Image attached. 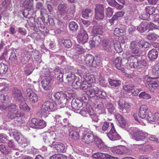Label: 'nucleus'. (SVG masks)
Instances as JSON below:
<instances>
[{
    "label": "nucleus",
    "instance_id": "obj_1",
    "mask_svg": "<svg viewBox=\"0 0 159 159\" xmlns=\"http://www.w3.org/2000/svg\"><path fill=\"white\" fill-rule=\"evenodd\" d=\"M17 107L15 104L11 103L6 107L5 109L8 111L6 118L12 119L14 118L19 119L22 117L24 113H21L17 110Z\"/></svg>",
    "mask_w": 159,
    "mask_h": 159
},
{
    "label": "nucleus",
    "instance_id": "obj_2",
    "mask_svg": "<svg viewBox=\"0 0 159 159\" xmlns=\"http://www.w3.org/2000/svg\"><path fill=\"white\" fill-rule=\"evenodd\" d=\"M130 133L131 135L132 139L137 141H141L142 143L137 144L138 145H141L145 143L146 141L144 134L139 129L136 128H131L129 130Z\"/></svg>",
    "mask_w": 159,
    "mask_h": 159
},
{
    "label": "nucleus",
    "instance_id": "obj_3",
    "mask_svg": "<svg viewBox=\"0 0 159 159\" xmlns=\"http://www.w3.org/2000/svg\"><path fill=\"white\" fill-rule=\"evenodd\" d=\"M53 108L54 105L52 102L46 101L43 104L40 112L38 113L37 114L41 118H45L49 114V111Z\"/></svg>",
    "mask_w": 159,
    "mask_h": 159
},
{
    "label": "nucleus",
    "instance_id": "obj_4",
    "mask_svg": "<svg viewBox=\"0 0 159 159\" xmlns=\"http://www.w3.org/2000/svg\"><path fill=\"white\" fill-rule=\"evenodd\" d=\"M131 52L128 51L123 54L124 58L126 59L128 61L129 63V65L132 63H135L137 61L138 57L140 56L142 53V52H139L137 50L130 49Z\"/></svg>",
    "mask_w": 159,
    "mask_h": 159
},
{
    "label": "nucleus",
    "instance_id": "obj_5",
    "mask_svg": "<svg viewBox=\"0 0 159 159\" xmlns=\"http://www.w3.org/2000/svg\"><path fill=\"white\" fill-rule=\"evenodd\" d=\"M149 43L144 40H137L133 41L131 44L130 49L137 50L141 52L140 49L146 48L149 47Z\"/></svg>",
    "mask_w": 159,
    "mask_h": 159
},
{
    "label": "nucleus",
    "instance_id": "obj_6",
    "mask_svg": "<svg viewBox=\"0 0 159 159\" xmlns=\"http://www.w3.org/2000/svg\"><path fill=\"white\" fill-rule=\"evenodd\" d=\"M58 10L59 13L62 16H67L70 13H73L74 11L73 6L70 7L65 3L59 4L58 7Z\"/></svg>",
    "mask_w": 159,
    "mask_h": 159
},
{
    "label": "nucleus",
    "instance_id": "obj_7",
    "mask_svg": "<svg viewBox=\"0 0 159 159\" xmlns=\"http://www.w3.org/2000/svg\"><path fill=\"white\" fill-rule=\"evenodd\" d=\"M80 89L83 90H85L86 94L89 95L90 97L94 94V91L97 89V87L95 86H92L90 83H89L86 81L84 80L81 83Z\"/></svg>",
    "mask_w": 159,
    "mask_h": 159
},
{
    "label": "nucleus",
    "instance_id": "obj_8",
    "mask_svg": "<svg viewBox=\"0 0 159 159\" xmlns=\"http://www.w3.org/2000/svg\"><path fill=\"white\" fill-rule=\"evenodd\" d=\"M95 18L97 20H102L104 17V7L102 4L96 5L94 8Z\"/></svg>",
    "mask_w": 159,
    "mask_h": 159
},
{
    "label": "nucleus",
    "instance_id": "obj_9",
    "mask_svg": "<svg viewBox=\"0 0 159 159\" xmlns=\"http://www.w3.org/2000/svg\"><path fill=\"white\" fill-rule=\"evenodd\" d=\"M88 35L87 32L83 28L80 29L77 36L78 42L79 43L84 44L88 41Z\"/></svg>",
    "mask_w": 159,
    "mask_h": 159
},
{
    "label": "nucleus",
    "instance_id": "obj_10",
    "mask_svg": "<svg viewBox=\"0 0 159 159\" xmlns=\"http://www.w3.org/2000/svg\"><path fill=\"white\" fill-rule=\"evenodd\" d=\"M56 139V135L53 132L46 133L43 136L44 141L48 144H50L53 143H55L54 140Z\"/></svg>",
    "mask_w": 159,
    "mask_h": 159
},
{
    "label": "nucleus",
    "instance_id": "obj_11",
    "mask_svg": "<svg viewBox=\"0 0 159 159\" xmlns=\"http://www.w3.org/2000/svg\"><path fill=\"white\" fill-rule=\"evenodd\" d=\"M30 125L34 128L40 129L45 127L46 124L44 120H31Z\"/></svg>",
    "mask_w": 159,
    "mask_h": 159
},
{
    "label": "nucleus",
    "instance_id": "obj_12",
    "mask_svg": "<svg viewBox=\"0 0 159 159\" xmlns=\"http://www.w3.org/2000/svg\"><path fill=\"white\" fill-rule=\"evenodd\" d=\"M111 128L110 131L107 134V136L109 139L113 141L120 140L121 137L116 132L113 123H111Z\"/></svg>",
    "mask_w": 159,
    "mask_h": 159
},
{
    "label": "nucleus",
    "instance_id": "obj_13",
    "mask_svg": "<svg viewBox=\"0 0 159 159\" xmlns=\"http://www.w3.org/2000/svg\"><path fill=\"white\" fill-rule=\"evenodd\" d=\"M147 64L144 59L141 57L139 58L135 63H132L130 64V67L134 68L136 69H139L142 66H145Z\"/></svg>",
    "mask_w": 159,
    "mask_h": 159
},
{
    "label": "nucleus",
    "instance_id": "obj_14",
    "mask_svg": "<svg viewBox=\"0 0 159 159\" xmlns=\"http://www.w3.org/2000/svg\"><path fill=\"white\" fill-rule=\"evenodd\" d=\"M82 140L83 142L87 144L92 143L93 141H95L93 134V133L86 134L83 136Z\"/></svg>",
    "mask_w": 159,
    "mask_h": 159
},
{
    "label": "nucleus",
    "instance_id": "obj_15",
    "mask_svg": "<svg viewBox=\"0 0 159 159\" xmlns=\"http://www.w3.org/2000/svg\"><path fill=\"white\" fill-rule=\"evenodd\" d=\"M82 106V103L80 100L74 98L71 103V107L74 111L79 110Z\"/></svg>",
    "mask_w": 159,
    "mask_h": 159
},
{
    "label": "nucleus",
    "instance_id": "obj_16",
    "mask_svg": "<svg viewBox=\"0 0 159 159\" xmlns=\"http://www.w3.org/2000/svg\"><path fill=\"white\" fill-rule=\"evenodd\" d=\"M26 92L30 100L33 103H34L38 101V97L37 95L30 89H27Z\"/></svg>",
    "mask_w": 159,
    "mask_h": 159
},
{
    "label": "nucleus",
    "instance_id": "obj_17",
    "mask_svg": "<svg viewBox=\"0 0 159 159\" xmlns=\"http://www.w3.org/2000/svg\"><path fill=\"white\" fill-rule=\"evenodd\" d=\"M112 150L115 153L122 155L127 152L128 149L125 146L120 145L113 148Z\"/></svg>",
    "mask_w": 159,
    "mask_h": 159
},
{
    "label": "nucleus",
    "instance_id": "obj_18",
    "mask_svg": "<svg viewBox=\"0 0 159 159\" xmlns=\"http://www.w3.org/2000/svg\"><path fill=\"white\" fill-rule=\"evenodd\" d=\"M83 77L85 80L84 81H89V83H95L96 82V80L98 78V76H95L93 75H90L89 73L85 72L83 75Z\"/></svg>",
    "mask_w": 159,
    "mask_h": 159
},
{
    "label": "nucleus",
    "instance_id": "obj_19",
    "mask_svg": "<svg viewBox=\"0 0 159 159\" xmlns=\"http://www.w3.org/2000/svg\"><path fill=\"white\" fill-rule=\"evenodd\" d=\"M101 39L98 35H95L92 38L89 42L90 45L91 47H94L98 46L101 42Z\"/></svg>",
    "mask_w": 159,
    "mask_h": 159
},
{
    "label": "nucleus",
    "instance_id": "obj_20",
    "mask_svg": "<svg viewBox=\"0 0 159 159\" xmlns=\"http://www.w3.org/2000/svg\"><path fill=\"white\" fill-rule=\"evenodd\" d=\"M113 44L106 40H103L102 42V46L103 49L108 52H111L113 48Z\"/></svg>",
    "mask_w": 159,
    "mask_h": 159
},
{
    "label": "nucleus",
    "instance_id": "obj_21",
    "mask_svg": "<svg viewBox=\"0 0 159 159\" xmlns=\"http://www.w3.org/2000/svg\"><path fill=\"white\" fill-rule=\"evenodd\" d=\"M66 80L68 84L69 85L72 84L73 82L75 81V79L77 77L75 76V74L74 73L71 72L68 73L66 75Z\"/></svg>",
    "mask_w": 159,
    "mask_h": 159
},
{
    "label": "nucleus",
    "instance_id": "obj_22",
    "mask_svg": "<svg viewBox=\"0 0 159 159\" xmlns=\"http://www.w3.org/2000/svg\"><path fill=\"white\" fill-rule=\"evenodd\" d=\"M148 108L146 105H142L139 109V116L142 119H144L146 116V111Z\"/></svg>",
    "mask_w": 159,
    "mask_h": 159
},
{
    "label": "nucleus",
    "instance_id": "obj_23",
    "mask_svg": "<svg viewBox=\"0 0 159 159\" xmlns=\"http://www.w3.org/2000/svg\"><path fill=\"white\" fill-rule=\"evenodd\" d=\"M54 97L57 100L56 102V104L59 105L62 103L61 102L62 99L65 100V97L63 92L62 91H60L59 92H57L55 93L54 95Z\"/></svg>",
    "mask_w": 159,
    "mask_h": 159
},
{
    "label": "nucleus",
    "instance_id": "obj_24",
    "mask_svg": "<svg viewBox=\"0 0 159 159\" xmlns=\"http://www.w3.org/2000/svg\"><path fill=\"white\" fill-rule=\"evenodd\" d=\"M31 57L30 52H25L21 53L20 60L23 64H25L29 60Z\"/></svg>",
    "mask_w": 159,
    "mask_h": 159
},
{
    "label": "nucleus",
    "instance_id": "obj_25",
    "mask_svg": "<svg viewBox=\"0 0 159 159\" xmlns=\"http://www.w3.org/2000/svg\"><path fill=\"white\" fill-rule=\"evenodd\" d=\"M52 146L55 148L59 152H64L65 151V147L64 144L61 143H53Z\"/></svg>",
    "mask_w": 159,
    "mask_h": 159
},
{
    "label": "nucleus",
    "instance_id": "obj_26",
    "mask_svg": "<svg viewBox=\"0 0 159 159\" xmlns=\"http://www.w3.org/2000/svg\"><path fill=\"white\" fill-rule=\"evenodd\" d=\"M51 80L48 78L43 79L41 81L42 86L43 89L45 90H48L50 89L51 84Z\"/></svg>",
    "mask_w": 159,
    "mask_h": 159
},
{
    "label": "nucleus",
    "instance_id": "obj_27",
    "mask_svg": "<svg viewBox=\"0 0 159 159\" xmlns=\"http://www.w3.org/2000/svg\"><path fill=\"white\" fill-rule=\"evenodd\" d=\"M114 64L117 69L124 73V69L122 67V58L120 57H117L115 59Z\"/></svg>",
    "mask_w": 159,
    "mask_h": 159
},
{
    "label": "nucleus",
    "instance_id": "obj_28",
    "mask_svg": "<svg viewBox=\"0 0 159 159\" xmlns=\"http://www.w3.org/2000/svg\"><path fill=\"white\" fill-rule=\"evenodd\" d=\"M13 96L14 98L16 100L23 101L24 98L23 97L22 94L20 90L17 89H15L13 91Z\"/></svg>",
    "mask_w": 159,
    "mask_h": 159
},
{
    "label": "nucleus",
    "instance_id": "obj_29",
    "mask_svg": "<svg viewBox=\"0 0 159 159\" xmlns=\"http://www.w3.org/2000/svg\"><path fill=\"white\" fill-rule=\"evenodd\" d=\"M92 156L95 159H106L109 158L110 155L104 153L97 152L93 154Z\"/></svg>",
    "mask_w": 159,
    "mask_h": 159
},
{
    "label": "nucleus",
    "instance_id": "obj_30",
    "mask_svg": "<svg viewBox=\"0 0 159 159\" xmlns=\"http://www.w3.org/2000/svg\"><path fill=\"white\" fill-rule=\"evenodd\" d=\"M97 89L94 91V94L91 97H93L95 96L99 97V98L103 99L106 98L107 96L105 92L100 90L97 87Z\"/></svg>",
    "mask_w": 159,
    "mask_h": 159
},
{
    "label": "nucleus",
    "instance_id": "obj_31",
    "mask_svg": "<svg viewBox=\"0 0 159 159\" xmlns=\"http://www.w3.org/2000/svg\"><path fill=\"white\" fill-rule=\"evenodd\" d=\"M54 73L60 81L63 80V71L62 69L59 67H57L54 70Z\"/></svg>",
    "mask_w": 159,
    "mask_h": 159
},
{
    "label": "nucleus",
    "instance_id": "obj_32",
    "mask_svg": "<svg viewBox=\"0 0 159 159\" xmlns=\"http://www.w3.org/2000/svg\"><path fill=\"white\" fill-rule=\"evenodd\" d=\"M23 2L24 7L26 8V11H30L33 8L34 0H24Z\"/></svg>",
    "mask_w": 159,
    "mask_h": 159
},
{
    "label": "nucleus",
    "instance_id": "obj_33",
    "mask_svg": "<svg viewBox=\"0 0 159 159\" xmlns=\"http://www.w3.org/2000/svg\"><path fill=\"white\" fill-rule=\"evenodd\" d=\"M123 89L127 92H131L136 91L137 89L136 87H135L133 84H125L123 86Z\"/></svg>",
    "mask_w": 159,
    "mask_h": 159
},
{
    "label": "nucleus",
    "instance_id": "obj_34",
    "mask_svg": "<svg viewBox=\"0 0 159 159\" xmlns=\"http://www.w3.org/2000/svg\"><path fill=\"white\" fill-rule=\"evenodd\" d=\"M158 52L155 49H152L149 51L148 56L150 60L152 61L156 59L158 56Z\"/></svg>",
    "mask_w": 159,
    "mask_h": 159
},
{
    "label": "nucleus",
    "instance_id": "obj_35",
    "mask_svg": "<svg viewBox=\"0 0 159 159\" xmlns=\"http://www.w3.org/2000/svg\"><path fill=\"white\" fill-rule=\"evenodd\" d=\"M95 142L99 149L104 150L106 148V146L105 145L104 143L99 138L95 137Z\"/></svg>",
    "mask_w": 159,
    "mask_h": 159
},
{
    "label": "nucleus",
    "instance_id": "obj_36",
    "mask_svg": "<svg viewBox=\"0 0 159 159\" xmlns=\"http://www.w3.org/2000/svg\"><path fill=\"white\" fill-rule=\"evenodd\" d=\"M97 105L95 107L98 113H102L105 111L103 104L102 103L100 102H97L96 103Z\"/></svg>",
    "mask_w": 159,
    "mask_h": 159
},
{
    "label": "nucleus",
    "instance_id": "obj_37",
    "mask_svg": "<svg viewBox=\"0 0 159 159\" xmlns=\"http://www.w3.org/2000/svg\"><path fill=\"white\" fill-rule=\"evenodd\" d=\"M106 107L108 111L110 113L112 114L116 111L115 105L112 104L111 102H108Z\"/></svg>",
    "mask_w": 159,
    "mask_h": 159
},
{
    "label": "nucleus",
    "instance_id": "obj_38",
    "mask_svg": "<svg viewBox=\"0 0 159 159\" xmlns=\"http://www.w3.org/2000/svg\"><path fill=\"white\" fill-rule=\"evenodd\" d=\"M82 16L86 19L92 16L93 13L90 9H86L82 11Z\"/></svg>",
    "mask_w": 159,
    "mask_h": 159
},
{
    "label": "nucleus",
    "instance_id": "obj_39",
    "mask_svg": "<svg viewBox=\"0 0 159 159\" xmlns=\"http://www.w3.org/2000/svg\"><path fill=\"white\" fill-rule=\"evenodd\" d=\"M93 57L91 54H88L85 57L84 61L88 66H92V62H93Z\"/></svg>",
    "mask_w": 159,
    "mask_h": 159
},
{
    "label": "nucleus",
    "instance_id": "obj_40",
    "mask_svg": "<svg viewBox=\"0 0 159 159\" xmlns=\"http://www.w3.org/2000/svg\"><path fill=\"white\" fill-rule=\"evenodd\" d=\"M82 81L78 77H77L75 79V81L73 82L72 84L70 86L73 87L74 88L77 89L80 88L81 85Z\"/></svg>",
    "mask_w": 159,
    "mask_h": 159
},
{
    "label": "nucleus",
    "instance_id": "obj_41",
    "mask_svg": "<svg viewBox=\"0 0 159 159\" xmlns=\"http://www.w3.org/2000/svg\"><path fill=\"white\" fill-rule=\"evenodd\" d=\"M20 103L19 104V108L21 111V112L23 113V111L29 110V108L24 101V99L23 101H20Z\"/></svg>",
    "mask_w": 159,
    "mask_h": 159
},
{
    "label": "nucleus",
    "instance_id": "obj_42",
    "mask_svg": "<svg viewBox=\"0 0 159 159\" xmlns=\"http://www.w3.org/2000/svg\"><path fill=\"white\" fill-rule=\"evenodd\" d=\"M2 2L3 6L6 8L10 10L12 7L11 0H2Z\"/></svg>",
    "mask_w": 159,
    "mask_h": 159
},
{
    "label": "nucleus",
    "instance_id": "obj_43",
    "mask_svg": "<svg viewBox=\"0 0 159 159\" xmlns=\"http://www.w3.org/2000/svg\"><path fill=\"white\" fill-rule=\"evenodd\" d=\"M117 123L122 128H124L129 125V123L127 120H117Z\"/></svg>",
    "mask_w": 159,
    "mask_h": 159
},
{
    "label": "nucleus",
    "instance_id": "obj_44",
    "mask_svg": "<svg viewBox=\"0 0 159 159\" xmlns=\"http://www.w3.org/2000/svg\"><path fill=\"white\" fill-rule=\"evenodd\" d=\"M108 4L111 6L115 7L117 9L121 8V6L115 0H106Z\"/></svg>",
    "mask_w": 159,
    "mask_h": 159
},
{
    "label": "nucleus",
    "instance_id": "obj_45",
    "mask_svg": "<svg viewBox=\"0 0 159 159\" xmlns=\"http://www.w3.org/2000/svg\"><path fill=\"white\" fill-rule=\"evenodd\" d=\"M110 84L114 87H117L120 85L121 82L119 80H113L110 79L108 80Z\"/></svg>",
    "mask_w": 159,
    "mask_h": 159
},
{
    "label": "nucleus",
    "instance_id": "obj_46",
    "mask_svg": "<svg viewBox=\"0 0 159 159\" xmlns=\"http://www.w3.org/2000/svg\"><path fill=\"white\" fill-rule=\"evenodd\" d=\"M70 136L75 140H78L80 139V135L79 133L74 130L70 131Z\"/></svg>",
    "mask_w": 159,
    "mask_h": 159
},
{
    "label": "nucleus",
    "instance_id": "obj_47",
    "mask_svg": "<svg viewBox=\"0 0 159 159\" xmlns=\"http://www.w3.org/2000/svg\"><path fill=\"white\" fill-rule=\"evenodd\" d=\"M69 26L70 30L74 32L76 31L78 28V25L74 21L70 22L69 24Z\"/></svg>",
    "mask_w": 159,
    "mask_h": 159
},
{
    "label": "nucleus",
    "instance_id": "obj_48",
    "mask_svg": "<svg viewBox=\"0 0 159 159\" xmlns=\"http://www.w3.org/2000/svg\"><path fill=\"white\" fill-rule=\"evenodd\" d=\"M125 31V30L122 28H116L114 30V34L117 36L121 35V34L124 33Z\"/></svg>",
    "mask_w": 159,
    "mask_h": 159
},
{
    "label": "nucleus",
    "instance_id": "obj_49",
    "mask_svg": "<svg viewBox=\"0 0 159 159\" xmlns=\"http://www.w3.org/2000/svg\"><path fill=\"white\" fill-rule=\"evenodd\" d=\"M154 79V78L150 77L148 75H146L143 76V82L146 86L148 85V86Z\"/></svg>",
    "mask_w": 159,
    "mask_h": 159
},
{
    "label": "nucleus",
    "instance_id": "obj_50",
    "mask_svg": "<svg viewBox=\"0 0 159 159\" xmlns=\"http://www.w3.org/2000/svg\"><path fill=\"white\" fill-rule=\"evenodd\" d=\"M152 73L156 76L159 75V62L153 67L152 70Z\"/></svg>",
    "mask_w": 159,
    "mask_h": 159
},
{
    "label": "nucleus",
    "instance_id": "obj_51",
    "mask_svg": "<svg viewBox=\"0 0 159 159\" xmlns=\"http://www.w3.org/2000/svg\"><path fill=\"white\" fill-rule=\"evenodd\" d=\"M7 66L3 63H0V74L4 73L8 70Z\"/></svg>",
    "mask_w": 159,
    "mask_h": 159
},
{
    "label": "nucleus",
    "instance_id": "obj_52",
    "mask_svg": "<svg viewBox=\"0 0 159 159\" xmlns=\"http://www.w3.org/2000/svg\"><path fill=\"white\" fill-rule=\"evenodd\" d=\"M10 62L12 63H15L17 61V58L16 54L14 51H12L11 53V54L9 58Z\"/></svg>",
    "mask_w": 159,
    "mask_h": 159
},
{
    "label": "nucleus",
    "instance_id": "obj_53",
    "mask_svg": "<svg viewBox=\"0 0 159 159\" xmlns=\"http://www.w3.org/2000/svg\"><path fill=\"white\" fill-rule=\"evenodd\" d=\"M93 32L96 34L102 35L103 32L102 28L101 26H97L95 27L93 30Z\"/></svg>",
    "mask_w": 159,
    "mask_h": 159
},
{
    "label": "nucleus",
    "instance_id": "obj_54",
    "mask_svg": "<svg viewBox=\"0 0 159 159\" xmlns=\"http://www.w3.org/2000/svg\"><path fill=\"white\" fill-rule=\"evenodd\" d=\"M89 110L87 109V114L88 115H89L90 116H91V118L92 119H96L97 118V116H96V114L94 113V111L92 109L91 107L90 108H89Z\"/></svg>",
    "mask_w": 159,
    "mask_h": 159
},
{
    "label": "nucleus",
    "instance_id": "obj_55",
    "mask_svg": "<svg viewBox=\"0 0 159 159\" xmlns=\"http://www.w3.org/2000/svg\"><path fill=\"white\" fill-rule=\"evenodd\" d=\"M98 77L100 84L102 86H106L107 83L104 78L102 77L101 75L100 74L98 75Z\"/></svg>",
    "mask_w": 159,
    "mask_h": 159
},
{
    "label": "nucleus",
    "instance_id": "obj_56",
    "mask_svg": "<svg viewBox=\"0 0 159 159\" xmlns=\"http://www.w3.org/2000/svg\"><path fill=\"white\" fill-rule=\"evenodd\" d=\"M157 36L154 33H149L146 37V38L149 40L153 41L156 40L157 38Z\"/></svg>",
    "mask_w": 159,
    "mask_h": 159
},
{
    "label": "nucleus",
    "instance_id": "obj_57",
    "mask_svg": "<svg viewBox=\"0 0 159 159\" xmlns=\"http://www.w3.org/2000/svg\"><path fill=\"white\" fill-rule=\"evenodd\" d=\"M113 47L117 52L120 53L122 52V49L120 43H115Z\"/></svg>",
    "mask_w": 159,
    "mask_h": 159
},
{
    "label": "nucleus",
    "instance_id": "obj_58",
    "mask_svg": "<svg viewBox=\"0 0 159 159\" xmlns=\"http://www.w3.org/2000/svg\"><path fill=\"white\" fill-rule=\"evenodd\" d=\"M14 131L13 133V135L14 139L17 141H19L20 139V133L17 130L14 129Z\"/></svg>",
    "mask_w": 159,
    "mask_h": 159
},
{
    "label": "nucleus",
    "instance_id": "obj_59",
    "mask_svg": "<svg viewBox=\"0 0 159 159\" xmlns=\"http://www.w3.org/2000/svg\"><path fill=\"white\" fill-rule=\"evenodd\" d=\"M118 108L120 110V111L121 112L123 113L126 112V110L125 109V108L124 107V103L122 104L120 103V101H118Z\"/></svg>",
    "mask_w": 159,
    "mask_h": 159
},
{
    "label": "nucleus",
    "instance_id": "obj_60",
    "mask_svg": "<svg viewBox=\"0 0 159 159\" xmlns=\"http://www.w3.org/2000/svg\"><path fill=\"white\" fill-rule=\"evenodd\" d=\"M63 44L64 46L67 48H70L72 45L71 42L69 39L64 40Z\"/></svg>",
    "mask_w": 159,
    "mask_h": 159
},
{
    "label": "nucleus",
    "instance_id": "obj_61",
    "mask_svg": "<svg viewBox=\"0 0 159 159\" xmlns=\"http://www.w3.org/2000/svg\"><path fill=\"white\" fill-rule=\"evenodd\" d=\"M113 9L110 7L107 8L106 10V14L107 17L111 16L113 14Z\"/></svg>",
    "mask_w": 159,
    "mask_h": 159
},
{
    "label": "nucleus",
    "instance_id": "obj_62",
    "mask_svg": "<svg viewBox=\"0 0 159 159\" xmlns=\"http://www.w3.org/2000/svg\"><path fill=\"white\" fill-rule=\"evenodd\" d=\"M0 151L4 154H7L8 152V150L6 148L5 146L2 143L0 144Z\"/></svg>",
    "mask_w": 159,
    "mask_h": 159
},
{
    "label": "nucleus",
    "instance_id": "obj_63",
    "mask_svg": "<svg viewBox=\"0 0 159 159\" xmlns=\"http://www.w3.org/2000/svg\"><path fill=\"white\" fill-rule=\"evenodd\" d=\"M139 97L144 99H149L151 98V96L149 95L146 93L145 92H141L139 95Z\"/></svg>",
    "mask_w": 159,
    "mask_h": 159
},
{
    "label": "nucleus",
    "instance_id": "obj_64",
    "mask_svg": "<svg viewBox=\"0 0 159 159\" xmlns=\"http://www.w3.org/2000/svg\"><path fill=\"white\" fill-rule=\"evenodd\" d=\"M155 8L154 7H150L146 8V11L149 16L155 12Z\"/></svg>",
    "mask_w": 159,
    "mask_h": 159
}]
</instances>
